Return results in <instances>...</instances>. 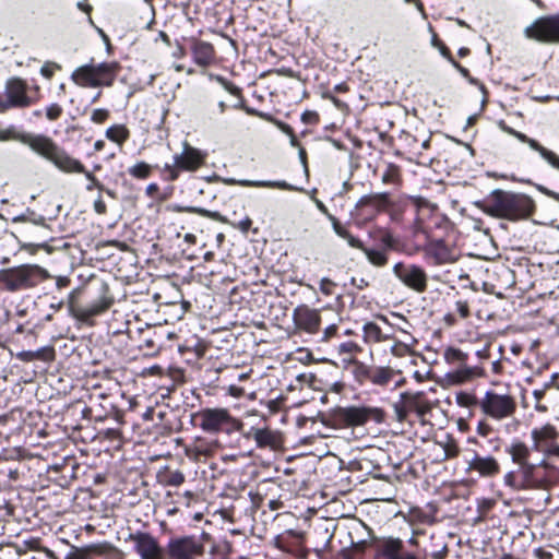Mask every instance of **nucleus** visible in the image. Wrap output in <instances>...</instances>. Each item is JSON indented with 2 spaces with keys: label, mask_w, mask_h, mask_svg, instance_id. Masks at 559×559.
Segmentation results:
<instances>
[{
  "label": "nucleus",
  "mask_w": 559,
  "mask_h": 559,
  "mask_svg": "<svg viewBox=\"0 0 559 559\" xmlns=\"http://www.w3.org/2000/svg\"><path fill=\"white\" fill-rule=\"evenodd\" d=\"M24 144L29 146L35 153L52 163L59 170L67 174H83L87 179L86 190H98L102 193L105 186L96 178V176L86 170L85 166L76 158L68 154L63 148L58 146L50 138L47 136H25Z\"/></svg>",
  "instance_id": "f257e3e1"
},
{
  "label": "nucleus",
  "mask_w": 559,
  "mask_h": 559,
  "mask_svg": "<svg viewBox=\"0 0 559 559\" xmlns=\"http://www.w3.org/2000/svg\"><path fill=\"white\" fill-rule=\"evenodd\" d=\"M476 205L487 215L509 221L526 218L533 210V202L527 195L503 190L492 191Z\"/></svg>",
  "instance_id": "f03ea898"
},
{
  "label": "nucleus",
  "mask_w": 559,
  "mask_h": 559,
  "mask_svg": "<svg viewBox=\"0 0 559 559\" xmlns=\"http://www.w3.org/2000/svg\"><path fill=\"white\" fill-rule=\"evenodd\" d=\"M49 277L50 274L41 266L24 264L0 271V288L16 292L23 288L34 287Z\"/></svg>",
  "instance_id": "7ed1b4c3"
},
{
  "label": "nucleus",
  "mask_w": 559,
  "mask_h": 559,
  "mask_svg": "<svg viewBox=\"0 0 559 559\" xmlns=\"http://www.w3.org/2000/svg\"><path fill=\"white\" fill-rule=\"evenodd\" d=\"M119 71L116 62L88 63L76 68L71 80L81 87L111 86Z\"/></svg>",
  "instance_id": "20e7f679"
},
{
  "label": "nucleus",
  "mask_w": 559,
  "mask_h": 559,
  "mask_svg": "<svg viewBox=\"0 0 559 559\" xmlns=\"http://www.w3.org/2000/svg\"><path fill=\"white\" fill-rule=\"evenodd\" d=\"M200 427L206 432L239 431L243 424L234 418L226 408H204L198 413Z\"/></svg>",
  "instance_id": "39448f33"
},
{
  "label": "nucleus",
  "mask_w": 559,
  "mask_h": 559,
  "mask_svg": "<svg viewBox=\"0 0 559 559\" xmlns=\"http://www.w3.org/2000/svg\"><path fill=\"white\" fill-rule=\"evenodd\" d=\"M481 412L496 420L511 417L516 409V403L510 394H499L495 391H487L479 401Z\"/></svg>",
  "instance_id": "423d86ee"
},
{
  "label": "nucleus",
  "mask_w": 559,
  "mask_h": 559,
  "mask_svg": "<svg viewBox=\"0 0 559 559\" xmlns=\"http://www.w3.org/2000/svg\"><path fill=\"white\" fill-rule=\"evenodd\" d=\"M524 35L544 44H559V13L536 19L524 29Z\"/></svg>",
  "instance_id": "0eeeda50"
},
{
  "label": "nucleus",
  "mask_w": 559,
  "mask_h": 559,
  "mask_svg": "<svg viewBox=\"0 0 559 559\" xmlns=\"http://www.w3.org/2000/svg\"><path fill=\"white\" fill-rule=\"evenodd\" d=\"M331 219L335 234L345 239L350 247L361 250L373 266L383 267L388 264L389 257L385 249L365 247L362 241L353 236L335 217H331Z\"/></svg>",
  "instance_id": "6e6552de"
},
{
  "label": "nucleus",
  "mask_w": 559,
  "mask_h": 559,
  "mask_svg": "<svg viewBox=\"0 0 559 559\" xmlns=\"http://www.w3.org/2000/svg\"><path fill=\"white\" fill-rule=\"evenodd\" d=\"M538 465L528 463L518 465L516 471H510L504 475V484L516 490L537 489L542 486V479L537 475Z\"/></svg>",
  "instance_id": "1a4fd4ad"
},
{
  "label": "nucleus",
  "mask_w": 559,
  "mask_h": 559,
  "mask_svg": "<svg viewBox=\"0 0 559 559\" xmlns=\"http://www.w3.org/2000/svg\"><path fill=\"white\" fill-rule=\"evenodd\" d=\"M424 257L433 265L451 264L457 261L459 251L442 239H429L423 247Z\"/></svg>",
  "instance_id": "9d476101"
},
{
  "label": "nucleus",
  "mask_w": 559,
  "mask_h": 559,
  "mask_svg": "<svg viewBox=\"0 0 559 559\" xmlns=\"http://www.w3.org/2000/svg\"><path fill=\"white\" fill-rule=\"evenodd\" d=\"M393 273L405 286L416 293H424L427 289L428 276L419 265L400 262L393 266Z\"/></svg>",
  "instance_id": "9b49d317"
},
{
  "label": "nucleus",
  "mask_w": 559,
  "mask_h": 559,
  "mask_svg": "<svg viewBox=\"0 0 559 559\" xmlns=\"http://www.w3.org/2000/svg\"><path fill=\"white\" fill-rule=\"evenodd\" d=\"M340 418L348 426H362L369 420L383 421L384 412L379 407L348 406L340 409Z\"/></svg>",
  "instance_id": "f8f14e48"
},
{
  "label": "nucleus",
  "mask_w": 559,
  "mask_h": 559,
  "mask_svg": "<svg viewBox=\"0 0 559 559\" xmlns=\"http://www.w3.org/2000/svg\"><path fill=\"white\" fill-rule=\"evenodd\" d=\"M389 205L388 193H377L362 197L355 206V216L364 223L373 219Z\"/></svg>",
  "instance_id": "ddd939ff"
},
{
  "label": "nucleus",
  "mask_w": 559,
  "mask_h": 559,
  "mask_svg": "<svg viewBox=\"0 0 559 559\" xmlns=\"http://www.w3.org/2000/svg\"><path fill=\"white\" fill-rule=\"evenodd\" d=\"M28 86L25 81L19 78H13L7 81L4 87L5 99L11 108H26L37 102L27 94Z\"/></svg>",
  "instance_id": "4468645a"
},
{
  "label": "nucleus",
  "mask_w": 559,
  "mask_h": 559,
  "mask_svg": "<svg viewBox=\"0 0 559 559\" xmlns=\"http://www.w3.org/2000/svg\"><path fill=\"white\" fill-rule=\"evenodd\" d=\"M205 158V152L186 143L182 152L174 157V167L178 170L194 171L204 164Z\"/></svg>",
  "instance_id": "2eb2a0df"
},
{
  "label": "nucleus",
  "mask_w": 559,
  "mask_h": 559,
  "mask_svg": "<svg viewBox=\"0 0 559 559\" xmlns=\"http://www.w3.org/2000/svg\"><path fill=\"white\" fill-rule=\"evenodd\" d=\"M467 471L477 473L480 477L491 478L497 476L501 466L492 455H475L467 462Z\"/></svg>",
  "instance_id": "dca6fc26"
},
{
  "label": "nucleus",
  "mask_w": 559,
  "mask_h": 559,
  "mask_svg": "<svg viewBox=\"0 0 559 559\" xmlns=\"http://www.w3.org/2000/svg\"><path fill=\"white\" fill-rule=\"evenodd\" d=\"M136 552L142 559H157L159 556V547L153 536L147 533L136 532L130 535Z\"/></svg>",
  "instance_id": "f3484780"
},
{
  "label": "nucleus",
  "mask_w": 559,
  "mask_h": 559,
  "mask_svg": "<svg viewBox=\"0 0 559 559\" xmlns=\"http://www.w3.org/2000/svg\"><path fill=\"white\" fill-rule=\"evenodd\" d=\"M559 436L557 428L551 424H545L540 427L532 429L531 437L533 441L532 449L543 452L552 444Z\"/></svg>",
  "instance_id": "a211bd4d"
},
{
  "label": "nucleus",
  "mask_w": 559,
  "mask_h": 559,
  "mask_svg": "<svg viewBox=\"0 0 559 559\" xmlns=\"http://www.w3.org/2000/svg\"><path fill=\"white\" fill-rule=\"evenodd\" d=\"M294 321L297 328L308 333H316L320 325V316L317 310L301 306L295 309Z\"/></svg>",
  "instance_id": "6ab92c4d"
},
{
  "label": "nucleus",
  "mask_w": 559,
  "mask_h": 559,
  "mask_svg": "<svg viewBox=\"0 0 559 559\" xmlns=\"http://www.w3.org/2000/svg\"><path fill=\"white\" fill-rule=\"evenodd\" d=\"M380 554L385 559H418L413 552L404 551L403 542L399 538H384L380 543Z\"/></svg>",
  "instance_id": "aec40b11"
},
{
  "label": "nucleus",
  "mask_w": 559,
  "mask_h": 559,
  "mask_svg": "<svg viewBox=\"0 0 559 559\" xmlns=\"http://www.w3.org/2000/svg\"><path fill=\"white\" fill-rule=\"evenodd\" d=\"M111 305V299L107 297H102L97 301L93 302L87 307H72L71 313L72 316L83 322L88 321L91 318L103 313L106 311Z\"/></svg>",
  "instance_id": "412c9836"
},
{
  "label": "nucleus",
  "mask_w": 559,
  "mask_h": 559,
  "mask_svg": "<svg viewBox=\"0 0 559 559\" xmlns=\"http://www.w3.org/2000/svg\"><path fill=\"white\" fill-rule=\"evenodd\" d=\"M200 552V547L192 538H182L169 544V555L171 559H192Z\"/></svg>",
  "instance_id": "4be33fe9"
},
{
  "label": "nucleus",
  "mask_w": 559,
  "mask_h": 559,
  "mask_svg": "<svg viewBox=\"0 0 559 559\" xmlns=\"http://www.w3.org/2000/svg\"><path fill=\"white\" fill-rule=\"evenodd\" d=\"M191 52L198 66L207 67L214 62L215 50L210 43L191 39Z\"/></svg>",
  "instance_id": "5701e85b"
},
{
  "label": "nucleus",
  "mask_w": 559,
  "mask_h": 559,
  "mask_svg": "<svg viewBox=\"0 0 559 559\" xmlns=\"http://www.w3.org/2000/svg\"><path fill=\"white\" fill-rule=\"evenodd\" d=\"M411 202L415 209L414 226L416 231L425 230V223L433 212L435 206L421 198H412Z\"/></svg>",
  "instance_id": "b1692460"
},
{
  "label": "nucleus",
  "mask_w": 559,
  "mask_h": 559,
  "mask_svg": "<svg viewBox=\"0 0 559 559\" xmlns=\"http://www.w3.org/2000/svg\"><path fill=\"white\" fill-rule=\"evenodd\" d=\"M483 374L484 371L481 368L462 366L461 368L449 372L447 374V380L450 384L459 385L481 377Z\"/></svg>",
  "instance_id": "393cba45"
},
{
  "label": "nucleus",
  "mask_w": 559,
  "mask_h": 559,
  "mask_svg": "<svg viewBox=\"0 0 559 559\" xmlns=\"http://www.w3.org/2000/svg\"><path fill=\"white\" fill-rule=\"evenodd\" d=\"M514 136L521 142L527 143L531 148L538 152L540 156L547 160L552 167L559 169V156L552 151L542 146L536 140L526 136L522 132H514Z\"/></svg>",
  "instance_id": "a878e982"
},
{
  "label": "nucleus",
  "mask_w": 559,
  "mask_h": 559,
  "mask_svg": "<svg viewBox=\"0 0 559 559\" xmlns=\"http://www.w3.org/2000/svg\"><path fill=\"white\" fill-rule=\"evenodd\" d=\"M248 437H252L259 448H275L280 442L278 435L269 428H251Z\"/></svg>",
  "instance_id": "bb28decb"
},
{
  "label": "nucleus",
  "mask_w": 559,
  "mask_h": 559,
  "mask_svg": "<svg viewBox=\"0 0 559 559\" xmlns=\"http://www.w3.org/2000/svg\"><path fill=\"white\" fill-rule=\"evenodd\" d=\"M507 453L516 465L528 464L531 456V449L522 441H515L507 449Z\"/></svg>",
  "instance_id": "cd10ccee"
},
{
  "label": "nucleus",
  "mask_w": 559,
  "mask_h": 559,
  "mask_svg": "<svg viewBox=\"0 0 559 559\" xmlns=\"http://www.w3.org/2000/svg\"><path fill=\"white\" fill-rule=\"evenodd\" d=\"M395 371L390 367H373L368 370V380L380 386L389 384L393 380Z\"/></svg>",
  "instance_id": "c85d7f7f"
},
{
  "label": "nucleus",
  "mask_w": 559,
  "mask_h": 559,
  "mask_svg": "<svg viewBox=\"0 0 559 559\" xmlns=\"http://www.w3.org/2000/svg\"><path fill=\"white\" fill-rule=\"evenodd\" d=\"M216 445V442H206L203 439H197L192 445L187 448L186 453L189 457L199 460L200 456H210Z\"/></svg>",
  "instance_id": "c756f323"
},
{
  "label": "nucleus",
  "mask_w": 559,
  "mask_h": 559,
  "mask_svg": "<svg viewBox=\"0 0 559 559\" xmlns=\"http://www.w3.org/2000/svg\"><path fill=\"white\" fill-rule=\"evenodd\" d=\"M402 397L405 403V408L408 409L409 413L414 412L419 417H423L430 411L429 404L423 401L419 395H403Z\"/></svg>",
  "instance_id": "7c9ffc66"
},
{
  "label": "nucleus",
  "mask_w": 559,
  "mask_h": 559,
  "mask_svg": "<svg viewBox=\"0 0 559 559\" xmlns=\"http://www.w3.org/2000/svg\"><path fill=\"white\" fill-rule=\"evenodd\" d=\"M106 138L119 146H122L130 138V131L124 124H114L106 130Z\"/></svg>",
  "instance_id": "2f4dec72"
},
{
  "label": "nucleus",
  "mask_w": 559,
  "mask_h": 559,
  "mask_svg": "<svg viewBox=\"0 0 559 559\" xmlns=\"http://www.w3.org/2000/svg\"><path fill=\"white\" fill-rule=\"evenodd\" d=\"M226 185H239L242 187H266V188H286L287 185L285 182H274V181H253V180H236L233 178L224 179Z\"/></svg>",
  "instance_id": "473e14b6"
},
{
  "label": "nucleus",
  "mask_w": 559,
  "mask_h": 559,
  "mask_svg": "<svg viewBox=\"0 0 559 559\" xmlns=\"http://www.w3.org/2000/svg\"><path fill=\"white\" fill-rule=\"evenodd\" d=\"M364 340L368 343H380L386 340L381 329L372 322L364 325Z\"/></svg>",
  "instance_id": "72a5a7b5"
},
{
  "label": "nucleus",
  "mask_w": 559,
  "mask_h": 559,
  "mask_svg": "<svg viewBox=\"0 0 559 559\" xmlns=\"http://www.w3.org/2000/svg\"><path fill=\"white\" fill-rule=\"evenodd\" d=\"M152 170H153L152 165H150L145 162H138L136 164H134L133 166H131L128 169V173L131 177H133L135 179L143 180L151 176Z\"/></svg>",
  "instance_id": "f704fd0d"
},
{
  "label": "nucleus",
  "mask_w": 559,
  "mask_h": 559,
  "mask_svg": "<svg viewBox=\"0 0 559 559\" xmlns=\"http://www.w3.org/2000/svg\"><path fill=\"white\" fill-rule=\"evenodd\" d=\"M455 402L462 407H473L479 404L477 397L472 392L461 391L455 395Z\"/></svg>",
  "instance_id": "c9c22d12"
},
{
  "label": "nucleus",
  "mask_w": 559,
  "mask_h": 559,
  "mask_svg": "<svg viewBox=\"0 0 559 559\" xmlns=\"http://www.w3.org/2000/svg\"><path fill=\"white\" fill-rule=\"evenodd\" d=\"M466 358L467 355L457 348L449 347L444 350V359L450 364H462Z\"/></svg>",
  "instance_id": "e433bc0d"
},
{
  "label": "nucleus",
  "mask_w": 559,
  "mask_h": 559,
  "mask_svg": "<svg viewBox=\"0 0 559 559\" xmlns=\"http://www.w3.org/2000/svg\"><path fill=\"white\" fill-rule=\"evenodd\" d=\"M47 353L46 349H39V350H36V352H31V350H27V352H21L17 354V358L21 359L22 361H33V360H36V359H45V354Z\"/></svg>",
  "instance_id": "4c0bfd02"
},
{
  "label": "nucleus",
  "mask_w": 559,
  "mask_h": 559,
  "mask_svg": "<svg viewBox=\"0 0 559 559\" xmlns=\"http://www.w3.org/2000/svg\"><path fill=\"white\" fill-rule=\"evenodd\" d=\"M532 396L534 400V408L539 413L548 412V405L544 404L542 400L545 396V390H534L532 392Z\"/></svg>",
  "instance_id": "58836bf2"
},
{
  "label": "nucleus",
  "mask_w": 559,
  "mask_h": 559,
  "mask_svg": "<svg viewBox=\"0 0 559 559\" xmlns=\"http://www.w3.org/2000/svg\"><path fill=\"white\" fill-rule=\"evenodd\" d=\"M25 136H31V135L27 134V135L19 136V134L16 133L14 128H1L0 127V141H9V140L20 139L24 143L23 139Z\"/></svg>",
  "instance_id": "ea45409f"
},
{
  "label": "nucleus",
  "mask_w": 559,
  "mask_h": 559,
  "mask_svg": "<svg viewBox=\"0 0 559 559\" xmlns=\"http://www.w3.org/2000/svg\"><path fill=\"white\" fill-rule=\"evenodd\" d=\"M443 450H444L445 459H453V457L457 456L459 452H460L459 445L456 444V442L454 440H448L443 444Z\"/></svg>",
  "instance_id": "a19ab883"
},
{
  "label": "nucleus",
  "mask_w": 559,
  "mask_h": 559,
  "mask_svg": "<svg viewBox=\"0 0 559 559\" xmlns=\"http://www.w3.org/2000/svg\"><path fill=\"white\" fill-rule=\"evenodd\" d=\"M109 118V110L105 108H96L92 111L91 120L94 123H103Z\"/></svg>",
  "instance_id": "79ce46f5"
},
{
  "label": "nucleus",
  "mask_w": 559,
  "mask_h": 559,
  "mask_svg": "<svg viewBox=\"0 0 559 559\" xmlns=\"http://www.w3.org/2000/svg\"><path fill=\"white\" fill-rule=\"evenodd\" d=\"M337 350L340 354L353 355V354L359 352L360 347L356 343L349 341V342L340 344L337 347Z\"/></svg>",
  "instance_id": "37998d69"
},
{
  "label": "nucleus",
  "mask_w": 559,
  "mask_h": 559,
  "mask_svg": "<svg viewBox=\"0 0 559 559\" xmlns=\"http://www.w3.org/2000/svg\"><path fill=\"white\" fill-rule=\"evenodd\" d=\"M185 481V475L180 471L169 472L166 484L169 486H179Z\"/></svg>",
  "instance_id": "c03bdc74"
},
{
  "label": "nucleus",
  "mask_w": 559,
  "mask_h": 559,
  "mask_svg": "<svg viewBox=\"0 0 559 559\" xmlns=\"http://www.w3.org/2000/svg\"><path fill=\"white\" fill-rule=\"evenodd\" d=\"M62 114V108L58 104H51L46 108V116L49 120H57Z\"/></svg>",
  "instance_id": "a18cd8bd"
},
{
  "label": "nucleus",
  "mask_w": 559,
  "mask_h": 559,
  "mask_svg": "<svg viewBox=\"0 0 559 559\" xmlns=\"http://www.w3.org/2000/svg\"><path fill=\"white\" fill-rule=\"evenodd\" d=\"M60 67L53 62H46L41 69L40 73L46 79H51L57 70H59Z\"/></svg>",
  "instance_id": "49530a36"
},
{
  "label": "nucleus",
  "mask_w": 559,
  "mask_h": 559,
  "mask_svg": "<svg viewBox=\"0 0 559 559\" xmlns=\"http://www.w3.org/2000/svg\"><path fill=\"white\" fill-rule=\"evenodd\" d=\"M301 120L305 123L314 124L319 122V115L313 110H306L301 115Z\"/></svg>",
  "instance_id": "de8ad7c7"
},
{
  "label": "nucleus",
  "mask_w": 559,
  "mask_h": 559,
  "mask_svg": "<svg viewBox=\"0 0 559 559\" xmlns=\"http://www.w3.org/2000/svg\"><path fill=\"white\" fill-rule=\"evenodd\" d=\"M93 209L99 215L106 214L107 205H106V203H105V201H104V199H103L100 193L98 194V197L94 201Z\"/></svg>",
  "instance_id": "09e8293b"
},
{
  "label": "nucleus",
  "mask_w": 559,
  "mask_h": 559,
  "mask_svg": "<svg viewBox=\"0 0 559 559\" xmlns=\"http://www.w3.org/2000/svg\"><path fill=\"white\" fill-rule=\"evenodd\" d=\"M455 310L462 318H467L469 314V306L465 300H457L455 302Z\"/></svg>",
  "instance_id": "8fccbe9b"
},
{
  "label": "nucleus",
  "mask_w": 559,
  "mask_h": 559,
  "mask_svg": "<svg viewBox=\"0 0 559 559\" xmlns=\"http://www.w3.org/2000/svg\"><path fill=\"white\" fill-rule=\"evenodd\" d=\"M252 225V221L249 216H246L243 219H241L240 222L238 223H231V226L241 230L242 233H248V230L250 229Z\"/></svg>",
  "instance_id": "3c124183"
},
{
  "label": "nucleus",
  "mask_w": 559,
  "mask_h": 559,
  "mask_svg": "<svg viewBox=\"0 0 559 559\" xmlns=\"http://www.w3.org/2000/svg\"><path fill=\"white\" fill-rule=\"evenodd\" d=\"M397 178V169L393 166H390L388 170L382 176V181L384 183L394 182Z\"/></svg>",
  "instance_id": "603ef678"
},
{
  "label": "nucleus",
  "mask_w": 559,
  "mask_h": 559,
  "mask_svg": "<svg viewBox=\"0 0 559 559\" xmlns=\"http://www.w3.org/2000/svg\"><path fill=\"white\" fill-rule=\"evenodd\" d=\"M190 212H193V213H199L201 215H204V216H207V217H211V218H215V219H218L221 222H226L218 213L216 212H210L207 210H203V209H190L189 210Z\"/></svg>",
  "instance_id": "864d4df0"
},
{
  "label": "nucleus",
  "mask_w": 559,
  "mask_h": 559,
  "mask_svg": "<svg viewBox=\"0 0 559 559\" xmlns=\"http://www.w3.org/2000/svg\"><path fill=\"white\" fill-rule=\"evenodd\" d=\"M394 409L400 421L405 420L407 414L409 413V411L405 408V403L403 401L395 404Z\"/></svg>",
  "instance_id": "5fc2aeb1"
},
{
  "label": "nucleus",
  "mask_w": 559,
  "mask_h": 559,
  "mask_svg": "<svg viewBox=\"0 0 559 559\" xmlns=\"http://www.w3.org/2000/svg\"><path fill=\"white\" fill-rule=\"evenodd\" d=\"M545 456H557L559 457V444L555 441L552 444L547 447L545 451L542 452Z\"/></svg>",
  "instance_id": "6e6d98bb"
},
{
  "label": "nucleus",
  "mask_w": 559,
  "mask_h": 559,
  "mask_svg": "<svg viewBox=\"0 0 559 559\" xmlns=\"http://www.w3.org/2000/svg\"><path fill=\"white\" fill-rule=\"evenodd\" d=\"M274 123L276 124V127L282 130L284 133H286L287 135H289L290 138H293V140H295V134H294V130L292 129L290 126L282 122V121H278V120H274Z\"/></svg>",
  "instance_id": "4d7b16f0"
},
{
  "label": "nucleus",
  "mask_w": 559,
  "mask_h": 559,
  "mask_svg": "<svg viewBox=\"0 0 559 559\" xmlns=\"http://www.w3.org/2000/svg\"><path fill=\"white\" fill-rule=\"evenodd\" d=\"M491 432V428L488 424L480 421L477 426V433L481 437H487Z\"/></svg>",
  "instance_id": "13d9d810"
},
{
  "label": "nucleus",
  "mask_w": 559,
  "mask_h": 559,
  "mask_svg": "<svg viewBox=\"0 0 559 559\" xmlns=\"http://www.w3.org/2000/svg\"><path fill=\"white\" fill-rule=\"evenodd\" d=\"M381 242L383 246H385L388 249L392 248L394 246V239L390 233H385L382 238Z\"/></svg>",
  "instance_id": "bf43d9fd"
},
{
  "label": "nucleus",
  "mask_w": 559,
  "mask_h": 559,
  "mask_svg": "<svg viewBox=\"0 0 559 559\" xmlns=\"http://www.w3.org/2000/svg\"><path fill=\"white\" fill-rule=\"evenodd\" d=\"M336 331H337L336 325L332 324V325L328 326L323 333V341H329L332 336H334L336 334Z\"/></svg>",
  "instance_id": "052dcab7"
},
{
  "label": "nucleus",
  "mask_w": 559,
  "mask_h": 559,
  "mask_svg": "<svg viewBox=\"0 0 559 559\" xmlns=\"http://www.w3.org/2000/svg\"><path fill=\"white\" fill-rule=\"evenodd\" d=\"M449 60L452 63V66L460 71V73H462L464 76H468V70L466 68L462 67L459 62H456L452 58H449Z\"/></svg>",
  "instance_id": "680f3d73"
},
{
  "label": "nucleus",
  "mask_w": 559,
  "mask_h": 559,
  "mask_svg": "<svg viewBox=\"0 0 559 559\" xmlns=\"http://www.w3.org/2000/svg\"><path fill=\"white\" fill-rule=\"evenodd\" d=\"M228 391H229V394L235 397H239L243 392L242 389L237 388L235 385L229 386Z\"/></svg>",
  "instance_id": "e2e57ef3"
},
{
  "label": "nucleus",
  "mask_w": 559,
  "mask_h": 559,
  "mask_svg": "<svg viewBox=\"0 0 559 559\" xmlns=\"http://www.w3.org/2000/svg\"><path fill=\"white\" fill-rule=\"evenodd\" d=\"M316 204L323 214L328 215L329 218L333 217L332 215L329 214L326 206L321 201L317 200ZM330 221L332 222V219Z\"/></svg>",
  "instance_id": "0e129e2a"
},
{
  "label": "nucleus",
  "mask_w": 559,
  "mask_h": 559,
  "mask_svg": "<svg viewBox=\"0 0 559 559\" xmlns=\"http://www.w3.org/2000/svg\"><path fill=\"white\" fill-rule=\"evenodd\" d=\"M406 350H407V348L405 346H402V345H394L392 347V353L394 355H402Z\"/></svg>",
  "instance_id": "69168bd1"
},
{
  "label": "nucleus",
  "mask_w": 559,
  "mask_h": 559,
  "mask_svg": "<svg viewBox=\"0 0 559 559\" xmlns=\"http://www.w3.org/2000/svg\"><path fill=\"white\" fill-rule=\"evenodd\" d=\"M9 110V105L7 103L5 97L0 95V112H5Z\"/></svg>",
  "instance_id": "338daca9"
},
{
  "label": "nucleus",
  "mask_w": 559,
  "mask_h": 559,
  "mask_svg": "<svg viewBox=\"0 0 559 559\" xmlns=\"http://www.w3.org/2000/svg\"><path fill=\"white\" fill-rule=\"evenodd\" d=\"M158 190V186L156 183H151L146 187V193L148 195H153Z\"/></svg>",
  "instance_id": "774afa93"
}]
</instances>
